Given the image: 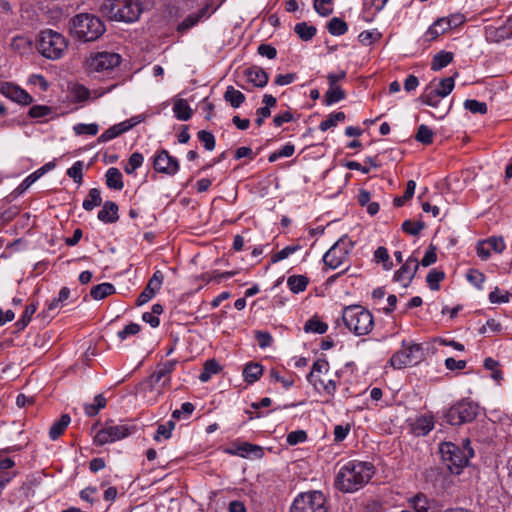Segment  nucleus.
Returning <instances> with one entry per match:
<instances>
[{"label": "nucleus", "mask_w": 512, "mask_h": 512, "mask_svg": "<svg viewBox=\"0 0 512 512\" xmlns=\"http://www.w3.org/2000/svg\"><path fill=\"white\" fill-rule=\"evenodd\" d=\"M374 475L370 462L352 460L343 464L334 480L335 488L343 493H354L364 487Z\"/></svg>", "instance_id": "obj_1"}, {"label": "nucleus", "mask_w": 512, "mask_h": 512, "mask_svg": "<svg viewBox=\"0 0 512 512\" xmlns=\"http://www.w3.org/2000/svg\"><path fill=\"white\" fill-rule=\"evenodd\" d=\"M104 22L97 16L81 13L71 20V34L82 42H92L100 38L105 32Z\"/></svg>", "instance_id": "obj_2"}, {"label": "nucleus", "mask_w": 512, "mask_h": 512, "mask_svg": "<svg viewBox=\"0 0 512 512\" xmlns=\"http://www.w3.org/2000/svg\"><path fill=\"white\" fill-rule=\"evenodd\" d=\"M100 10L110 20L132 23L138 20L143 9L140 0H105Z\"/></svg>", "instance_id": "obj_3"}, {"label": "nucleus", "mask_w": 512, "mask_h": 512, "mask_svg": "<svg viewBox=\"0 0 512 512\" xmlns=\"http://www.w3.org/2000/svg\"><path fill=\"white\" fill-rule=\"evenodd\" d=\"M342 320L346 328L356 336L367 335L374 327L373 315L361 305L344 307Z\"/></svg>", "instance_id": "obj_4"}, {"label": "nucleus", "mask_w": 512, "mask_h": 512, "mask_svg": "<svg viewBox=\"0 0 512 512\" xmlns=\"http://www.w3.org/2000/svg\"><path fill=\"white\" fill-rule=\"evenodd\" d=\"M38 51L47 59L58 60L68 49V40L61 33L52 29L40 32L37 43Z\"/></svg>", "instance_id": "obj_5"}, {"label": "nucleus", "mask_w": 512, "mask_h": 512, "mask_svg": "<svg viewBox=\"0 0 512 512\" xmlns=\"http://www.w3.org/2000/svg\"><path fill=\"white\" fill-rule=\"evenodd\" d=\"M439 450L443 462L452 474H459L474 455L471 448H462L452 442L442 443Z\"/></svg>", "instance_id": "obj_6"}, {"label": "nucleus", "mask_w": 512, "mask_h": 512, "mask_svg": "<svg viewBox=\"0 0 512 512\" xmlns=\"http://www.w3.org/2000/svg\"><path fill=\"white\" fill-rule=\"evenodd\" d=\"M121 63V56L115 52H93L85 62L89 74L106 75L116 69Z\"/></svg>", "instance_id": "obj_7"}, {"label": "nucleus", "mask_w": 512, "mask_h": 512, "mask_svg": "<svg viewBox=\"0 0 512 512\" xmlns=\"http://www.w3.org/2000/svg\"><path fill=\"white\" fill-rule=\"evenodd\" d=\"M290 512H328L326 497L317 490L300 493L294 499Z\"/></svg>", "instance_id": "obj_8"}, {"label": "nucleus", "mask_w": 512, "mask_h": 512, "mask_svg": "<svg viewBox=\"0 0 512 512\" xmlns=\"http://www.w3.org/2000/svg\"><path fill=\"white\" fill-rule=\"evenodd\" d=\"M455 87V81L453 77H446L439 80L436 84L430 82L424 89L423 93L419 97V100L428 106L438 107L440 100L447 97Z\"/></svg>", "instance_id": "obj_9"}, {"label": "nucleus", "mask_w": 512, "mask_h": 512, "mask_svg": "<svg viewBox=\"0 0 512 512\" xmlns=\"http://www.w3.org/2000/svg\"><path fill=\"white\" fill-rule=\"evenodd\" d=\"M423 355L421 345L403 341L402 348L392 355L390 364L396 369H402L419 363Z\"/></svg>", "instance_id": "obj_10"}, {"label": "nucleus", "mask_w": 512, "mask_h": 512, "mask_svg": "<svg viewBox=\"0 0 512 512\" xmlns=\"http://www.w3.org/2000/svg\"><path fill=\"white\" fill-rule=\"evenodd\" d=\"M354 247V242L348 237H341L323 256V262L330 269H337L344 264Z\"/></svg>", "instance_id": "obj_11"}, {"label": "nucleus", "mask_w": 512, "mask_h": 512, "mask_svg": "<svg viewBox=\"0 0 512 512\" xmlns=\"http://www.w3.org/2000/svg\"><path fill=\"white\" fill-rule=\"evenodd\" d=\"M134 430V426L123 423L115 424L113 421H108L103 428L96 433L94 441L98 445H105L128 437Z\"/></svg>", "instance_id": "obj_12"}, {"label": "nucleus", "mask_w": 512, "mask_h": 512, "mask_svg": "<svg viewBox=\"0 0 512 512\" xmlns=\"http://www.w3.org/2000/svg\"><path fill=\"white\" fill-rule=\"evenodd\" d=\"M478 407L472 402H459L453 405L445 414L446 421L451 425H461L471 422L477 416Z\"/></svg>", "instance_id": "obj_13"}, {"label": "nucleus", "mask_w": 512, "mask_h": 512, "mask_svg": "<svg viewBox=\"0 0 512 512\" xmlns=\"http://www.w3.org/2000/svg\"><path fill=\"white\" fill-rule=\"evenodd\" d=\"M153 168L158 173L174 176L179 171L180 165L177 158L170 155L167 150L161 149L153 157Z\"/></svg>", "instance_id": "obj_14"}, {"label": "nucleus", "mask_w": 512, "mask_h": 512, "mask_svg": "<svg viewBox=\"0 0 512 512\" xmlns=\"http://www.w3.org/2000/svg\"><path fill=\"white\" fill-rule=\"evenodd\" d=\"M215 9L212 8V3L205 2L202 7L197 11L187 15L178 25L177 32L185 33L188 30L192 29L199 22L208 19L213 13Z\"/></svg>", "instance_id": "obj_15"}, {"label": "nucleus", "mask_w": 512, "mask_h": 512, "mask_svg": "<svg viewBox=\"0 0 512 512\" xmlns=\"http://www.w3.org/2000/svg\"><path fill=\"white\" fill-rule=\"evenodd\" d=\"M177 360H168L157 365L155 371L149 377L150 385L154 388L160 386L165 388L170 384V374L175 369Z\"/></svg>", "instance_id": "obj_16"}, {"label": "nucleus", "mask_w": 512, "mask_h": 512, "mask_svg": "<svg viewBox=\"0 0 512 512\" xmlns=\"http://www.w3.org/2000/svg\"><path fill=\"white\" fill-rule=\"evenodd\" d=\"M164 281V275L160 270H156L149 279L148 284L137 298V305L142 306L150 301L160 290Z\"/></svg>", "instance_id": "obj_17"}, {"label": "nucleus", "mask_w": 512, "mask_h": 512, "mask_svg": "<svg viewBox=\"0 0 512 512\" xmlns=\"http://www.w3.org/2000/svg\"><path fill=\"white\" fill-rule=\"evenodd\" d=\"M0 92L2 95L9 98L13 102L21 105H29L33 101V98L29 93L12 83L2 84L0 86Z\"/></svg>", "instance_id": "obj_18"}, {"label": "nucleus", "mask_w": 512, "mask_h": 512, "mask_svg": "<svg viewBox=\"0 0 512 512\" xmlns=\"http://www.w3.org/2000/svg\"><path fill=\"white\" fill-rule=\"evenodd\" d=\"M419 267L418 259L410 256L406 262L401 266V268L396 271L394 278L398 282L404 283V286L409 284L413 279L415 273L417 272Z\"/></svg>", "instance_id": "obj_19"}, {"label": "nucleus", "mask_w": 512, "mask_h": 512, "mask_svg": "<svg viewBox=\"0 0 512 512\" xmlns=\"http://www.w3.org/2000/svg\"><path fill=\"white\" fill-rule=\"evenodd\" d=\"M408 504L415 512H435L437 503L425 493L418 492L408 499Z\"/></svg>", "instance_id": "obj_20"}, {"label": "nucleus", "mask_w": 512, "mask_h": 512, "mask_svg": "<svg viewBox=\"0 0 512 512\" xmlns=\"http://www.w3.org/2000/svg\"><path fill=\"white\" fill-rule=\"evenodd\" d=\"M139 121H135L133 118L120 122L116 125L111 126L107 130H105L100 137L98 138V142H108L119 135L129 131L132 129Z\"/></svg>", "instance_id": "obj_21"}, {"label": "nucleus", "mask_w": 512, "mask_h": 512, "mask_svg": "<svg viewBox=\"0 0 512 512\" xmlns=\"http://www.w3.org/2000/svg\"><path fill=\"white\" fill-rule=\"evenodd\" d=\"M98 219L103 223H114L118 220V205L113 201H106L98 212Z\"/></svg>", "instance_id": "obj_22"}, {"label": "nucleus", "mask_w": 512, "mask_h": 512, "mask_svg": "<svg viewBox=\"0 0 512 512\" xmlns=\"http://www.w3.org/2000/svg\"><path fill=\"white\" fill-rule=\"evenodd\" d=\"M445 20L442 18L437 19L423 35L424 42L430 43L436 40L440 35L447 32V26H445Z\"/></svg>", "instance_id": "obj_23"}, {"label": "nucleus", "mask_w": 512, "mask_h": 512, "mask_svg": "<svg viewBox=\"0 0 512 512\" xmlns=\"http://www.w3.org/2000/svg\"><path fill=\"white\" fill-rule=\"evenodd\" d=\"M246 76L249 82L256 87H265L268 83V74L259 67H251L246 70Z\"/></svg>", "instance_id": "obj_24"}, {"label": "nucleus", "mask_w": 512, "mask_h": 512, "mask_svg": "<svg viewBox=\"0 0 512 512\" xmlns=\"http://www.w3.org/2000/svg\"><path fill=\"white\" fill-rule=\"evenodd\" d=\"M434 428V420L430 415L417 418L413 425V431L417 436H425Z\"/></svg>", "instance_id": "obj_25"}, {"label": "nucleus", "mask_w": 512, "mask_h": 512, "mask_svg": "<svg viewBox=\"0 0 512 512\" xmlns=\"http://www.w3.org/2000/svg\"><path fill=\"white\" fill-rule=\"evenodd\" d=\"M106 185L110 189L122 190L124 187L123 176L120 170L116 167H111L107 170L106 174Z\"/></svg>", "instance_id": "obj_26"}, {"label": "nucleus", "mask_w": 512, "mask_h": 512, "mask_svg": "<svg viewBox=\"0 0 512 512\" xmlns=\"http://www.w3.org/2000/svg\"><path fill=\"white\" fill-rule=\"evenodd\" d=\"M116 292V289L113 284L104 282L93 286L90 290V296L94 300H102Z\"/></svg>", "instance_id": "obj_27"}, {"label": "nucleus", "mask_w": 512, "mask_h": 512, "mask_svg": "<svg viewBox=\"0 0 512 512\" xmlns=\"http://www.w3.org/2000/svg\"><path fill=\"white\" fill-rule=\"evenodd\" d=\"M329 370V363L325 359H318L314 362L311 372L307 375V380L315 388L318 387V381L320 380L316 373H327Z\"/></svg>", "instance_id": "obj_28"}, {"label": "nucleus", "mask_w": 512, "mask_h": 512, "mask_svg": "<svg viewBox=\"0 0 512 512\" xmlns=\"http://www.w3.org/2000/svg\"><path fill=\"white\" fill-rule=\"evenodd\" d=\"M454 58V54L448 51H440L434 55L431 62V70L440 71L441 69L448 66Z\"/></svg>", "instance_id": "obj_29"}, {"label": "nucleus", "mask_w": 512, "mask_h": 512, "mask_svg": "<svg viewBox=\"0 0 512 512\" xmlns=\"http://www.w3.org/2000/svg\"><path fill=\"white\" fill-rule=\"evenodd\" d=\"M175 117L181 121H187L192 116V109L185 99H178L173 105Z\"/></svg>", "instance_id": "obj_30"}, {"label": "nucleus", "mask_w": 512, "mask_h": 512, "mask_svg": "<svg viewBox=\"0 0 512 512\" xmlns=\"http://www.w3.org/2000/svg\"><path fill=\"white\" fill-rule=\"evenodd\" d=\"M263 374V367L258 363H248L244 370H243V376L247 383H254L257 380L260 379V377Z\"/></svg>", "instance_id": "obj_31"}, {"label": "nucleus", "mask_w": 512, "mask_h": 512, "mask_svg": "<svg viewBox=\"0 0 512 512\" xmlns=\"http://www.w3.org/2000/svg\"><path fill=\"white\" fill-rule=\"evenodd\" d=\"M71 421V418L68 414H63L60 419L52 424L49 430V437L52 440H56L60 435L63 434L64 430L67 428Z\"/></svg>", "instance_id": "obj_32"}, {"label": "nucleus", "mask_w": 512, "mask_h": 512, "mask_svg": "<svg viewBox=\"0 0 512 512\" xmlns=\"http://www.w3.org/2000/svg\"><path fill=\"white\" fill-rule=\"evenodd\" d=\"M224 99L229 102L233 108H238L244 103L246 97L241 91L236 90L233 86H228L224 93Z\"/></svg>", "instance_id": "obj_33"}, {"label": "nucleus", "mask_w": 512, "mask_h": 512, "mask_svg": "<svg viewBox=\"0 0 512 512\" xmlns=\"http://www.w3.org/2000/svg\"><path fill=\"white\" fill-rule=\"evenodd\" d=\"M220 370L221 366L216 360H207L204 364L203 371L199 375V380L201 382H207L211 379L212 375L219 373Z\"/></svg>", "instance_id": "obj_34"}, {"label": "nucleus", "mask_w": 512, "mask_h": 512, "mask_svg": "<svg viewBox=\"0 0 512 512\" xmlns=\"http://www.w3.org/2000/svg\"><path fill=\"white\" fill-rule=\"evenodd\" d=\"M237 454L243 458L249 456L260 458L263 455V450L260 446L245 442L237 447Z\"/></svg>", "instance_id": "obj_35"}, {"label": "nucleus", "mask_w": 512, "mask_h": 512, "mask_svg": "<svg viewBox=\"0 0 512 512\" xmlns=\"http://www.w3.org/2000/svg\"><path fill=\"white\" fill-rule=\"evenodd\" d=\"M308 282V278L303 275H293L287 279V285L293 293H300L304 291Z\"/></svg>", "instance_id": "obj_36"}, {"label": "nucleus", "mask_w": 512, "mask_h": 512, "mask_svg": "<svg viewBox=\"0 0 512 512\" xmlns=\"http://www.w3.org/2000/svg\"><path fill=\"white\" fill-rule=\"evenodd\" d=\"M102 203V198L100 194V190L97 188H92L89 190L88 197L84 199L82 203V207L86 211H92L95 207L100 206Z\"/></svg>", "instance_id": "obj_37"}, {"label": "nucleus", "mask_w": 512, "mask_h": 512, "mask_svg": "<svg viewBox=\"0 0 512 512\" xmlns=\"http://www.w3.org/2000/svg\"><path fill=\"white\" fill-rule=\"evenodd\" d=\"M294 31L303 41L311 40L317 32L314 26L308 25L306 22L297 23L294 27Z\"/></svg>", "instance_id": "obj_38"}, {"label": "nucleus", "mask_w": 512, "mask_h": 512, "mask_svg": "<svg viewBox=\"0 0 512 512\" xmlns=\"http://www.w3.org/2000/svg\"><path fill=\"white\" fill-rule=\"evenodd\" d=\"M327 29L329 33L333 36H341L347 32L348 25L344 20L338 17H333L328 22Z\"/></svg>", "instance_id": "obj_39"}, {"label": "nucleus", "mask_w": 512, "mask_h": 512, "mask_svg": "<svg viewBox=\"0 0 512 512\" xmlns=\"http://www.w3.org/2000/svg\"><path fill=\"white\" fill-rule=\"evenodd\" d=\"M345 96V92L340 86H329V89L325 93L324 101L326 105H332L343 100Z\"/></svg>", "instance_id": "obj_40"}, {"label": "nucleus", "mask_w": 512, "mask_h": 512, "mask_svg": "<svg viewBox=\"0 0 512 512\" xmlns=\"http://www.w3.org/2000/svg\"><path fill=\"white\" fill-rule=\"evenodd\" d=\"M328 329L326 323L320 321L318 318L313 317L306 321L304 331L306 333L324 334Z\"/></svg>", "instance_id": "obj_41"}, {"label": "nucleus", "mask_w": 512, "mask_h": 512, "mask_svg": "<svg viewBox=\"0 0 512 512\" xmlns=\"http://www.w3.org/2000/svg\"><path fill=\"white\" fill-rule=\"evenodd\" d=\"M345 120V114L343 112H334L331 113L327 119L323 120L320 125L319 129L323 132L327 131L328 129L337 126L339 122H342Z\"/></svg>", "instance_id": "obj_42"}, {"label": "nucleus", "mask_w": 512, "mask_h": 512, "mask_svg": "<svg viewBox=\"0 0 512 512\" xmlns=\"http://www.w3.org/2000/svg\"><path fill=\"white\" fill-rule=\"evenodd\" d=\"M36 310H37V305L34 303H31L30 305L26 306V309H25L23 315L15 323V326L18 331H22L27 327V325L31 321L32 315L36 312Z\"/></svg>", "instance_id": "obj_43"}, {"label": "nucleus", "mask_w": 512, "mask_h": 512, "mask_svg": "<svg viewBox=\"0 0 512 512\" xmlns=\"http://www.w3.org/2000/svg\"><path fill=\"white\" fill-rule=\"evenodd\" d=\"M433 136L434 132L432 129L425 124H421L417 129L415 139L424 145H429L433 142Z\"/></svg>", "instance_id": "obj_44"}, {"label": "nucleus", "mask_w": 512, "mask_h": 512, "mask_svg": "<svg viewBox=\"0 0 512 512\" xmlns=\"http://www.w3.org/2000/svg\"><path fill=\"white\" fill-rule=\"evenodd\" d=\"M106 406V399L103 395L99 394L95 396L94 402L91 404L85 405V413L92 417L98 414L99 410Z\"/></svg>", "instance_id": "obj_45"}, {"label": "nucleus", "mask_w": 512, "mask_h": 512, "mask_svg": "<svg viewBox=\"0 0 512 512\" xmlns=\"http://www.w3.org/2000/svg\"><path fill=\"white\" fill-rule=\"evenodd\" d=\"M301 248L302 247L299 244H293V245L286 246L272 256L271 262L277 263L284 259H287L289 256H291L295 252L299 251Z\"/></svg>", "instance_id": "obj_46"}, {"label": "nucleus", "mask_w": 512, "mask_h": 512, "mask_svg": "<svg viewBox=\"0 0 512 512\" xmlns=\"http://www.w3.org/2000/svg\"><path fill=\"white\" fill-rule=\"evenodd\" d=\"M464 108L473 114H481V115L486 114L487 110H488L487 104L485 102H480L475 99L465 100Z\"/></svg>", "instance_id": "obj_47"}, {"label": "nucleus", "mask_w": 512, "mask_h": 512, "mask_svg": "<svg viewBox=\"0 0 512 512\" xmlns=\"http://www.w3.org/2000/svg\"><path fill=\"white\" fill-rule=\"evenodd\" d=\"M143 162V155L139 152H134L129 157L128 164L124 167V171L131 175L136 171V169L142 166Z\"/></svg>", "instance_id": "obj_48"}, {"label": "nucleus", "mask_w": 512, "mask_h": 512, "mask_svg": "<svg viewBox=\"0 0 512 512\" xmlns=\"http://www.w3.org/2000/svg\"><path fill=\"white\" fill-rule=\"evenodd\" d=\"M83 168V161L78 160L67 169V175L72 178L75 183L81 184L83 181Z\"/></svg>", "instance_id": "obj_49"}, {"label": "nucleus", "mask_w": 512, "mask_h": 512, "mask_svg": "<svg viewBox=\"0 0 512 512\" xmlns=\"http://www.w3.org/2000/svg\"><path fill=\"white\" fill-rule=\"evenodd\" d=\"M415 188H416V182L413 180H409L407 182V186H406V190H405L404 194L400 197L394 198V205L396 207L403 206L406 201H408L409 199H411L413 197Z\"/></svg>", "instance_id": "obj_50"}, {"label": "nucleus", "mask_w": 512, "mask_h": 512, "mask_svg": "<svg viewBox=\"0 0 512 512\" xmlns=\"http://www.w3.org/2000/svg\"><path fill=\"white\" fill-rule=\"evenodd\" d=\"M444 277H445L444 272L436 270V269H432L426 277V281L429 285V288L433 291L439 290V288H440L439 283H440V281H442L444 279Z\"/></svg>", "instance_id": "obj_51"}, {"label": "nucleus", "mask_w": 512, "mask_h": 512, "mask_svg": "<svg viewBox=\"0 0 512 512\" xmlns=\"http://www.w3.org/2000/svg\"><path fill=\"white\" fill-rule=\"evenodd\" d=\"M374 259L378 263L381 262L385 270H390L392 268V262L390 261L388 250L385 247L381 246L375 250Z\"/></svg>", "instance_id": "obj_52"}, {"label": "nucleus", "mask_w": 512, "mask_h": 512, "mask_svg": "<svg viewBox=\"0 0 512 512\" xmlns=\"http://www.w3.org/2000/svg\"><path fill=\"white\" fill-rule=\"evenodd\" d=\"M198 140L203 144L206 150L212 151L215 148V137L211 132L201 130L197 133Z\"/></svg>", "instance_id": "obj_53"}, {"label": "nucleus", "mask_w": 512, "mask_h": 512, "mask_svg": "<svg viewBox=\"0 0 512 512\" xmlns=\"http://www.w3.org/2000/svg\"><path fill=\"white\" fill-rule=\"evenodd\" d=\"M195 407L190 402H185L180 409H176L172 413V418L176 420L187 419L194 411Z\"/></svg>", "instance_id": "obj_54"}, {"label": "nucleus", "mask_w": 512, "mask_h": 512, "mask_svg": "<svg viewBox=\"0 0 512 512\" xmlns=\"http://www.w3.org/2000/svg\"><path fill=\"white\" fill-rule=\"evenodd\" d=\"M485 279V275L479 270L470 269L467 272V280L478 289H482Z\"/></svg>", "instance_id": "obj_55"}, {"label": "nucleus", "mask_w": 512, "mask_h": 512, "mask_svg": "<svg viewBox=\"0 0 512 512\" xmlns=\"http://www.w3.org/2000/svg\"><path fill=\"white\" fill-rule=\"evenodd\" d=\"M314 9L321 16H329L333 12L332 0H314Z\"/></svg>", "instance_id": "obj_56"}, {"label": "nucleus", "mask_w": 512, "mask_h": 512, "mask_svg": "<svg viewBox=\"0 0 512 512\" xmlns=\"http://www.w3.org/2000/svg\"><path fill=\"white\" fill-rule=\"evenodd\" d=\"M74 132L77 135L87 134V135H96L99 130V126L95 123L91 124H83L79 123L73 127Z\"/></svg>", "instance_id": "obj_57"}, {"label": "nucleus", "mask_w": 512, "mask_h": 512, "mask_svg": "<svg viewBox=\"0 0 512 512\" xmlns=\"http://www.w3.org/2000/svg\"><path fill=\"white\" fill-rule=\"evenodd\" d=\"M424 223L422 222H413L411 220H406L402 224V230L410 235H418L422 229H424Z\"/></svg>", "instance_id": "obj_58"}, {"label": "nucleus", "mask_w": 512, "mask_h": 512, "mask_svg": "<svg viewBox=\"0 0 512 512\" xmlns=\"http://www.w3.org/2000/svg\"><path fill=\"white\" fill-rule=\"evenodd\" d=\"M445 20L447 30L457 28L465 22V16L461 13H454L447 17H441Z\"/></svg>", "instance_id": "obj_59"}, {"label": "nucleus", "mask_w": 512, "mask_h": 512, "mask_svg": "<svg viewBox=\"0 0 512 512\" xmlns=\"http://www.w3.org/2000/svg\"><path fill=\"white\" fill-rule=\"evenodd\" d=\"M499 362L495 359L488 357L484 360V367L492 371V378L496 381L502 379V372L498 369Z\"/></svg>", "instance_id": "obj_60"}, {"label": "nucleus", "mask_w": 512, "mask_h": 512, "mask_svg": "<svg viewBox=\"0 0 512 512\" xmlns=\"http://www.w3.org/2000/svg\"><path fill=\"white\" fill-rule=\"evenodd\" d=\"M140 325L137 323H130L117 333L118 338L124 341L129 336L136 335L140 332Z\"/></svg>", "instance_id": "obj_61"}, {"label": "nucleus", "mask_w": 512, "mask_h": 512, "mask_svg": "<svg viewBox=\"0 0 512 512\" xmlns=\"http://www.w3.org/2000/svg\"><path fill=\"white\" fill-rule=\"evenodd\" d=\"M306 439H307V434L305 431L296 430V431H292V432L288 433L286 442L289 445L294 446V445H297L299 443L306 441Z\"/></svg>", "instance_id": "obj_62"}, {"label": "nucleus", "mask_w": 512, "mask_h": 512, "mask_svg": "<svg viewBox=\"0 0 512 512\" xmlns=\"http://www.w3.org/2000/svg\"><path fill=\"white\" fill-rule=\"evenodd\" d=\"M380 33L377 31H363L358 35V40L364 44L369 45L380 38Z\"/></svg>", "instance_id": "obj_63"}, {"label": "nucleus", "mask_w": 512, "mask_h": 512, "mask_svg": "<svg viewBox=\"0 0 512 512\" xmlns=\"http://www.w3.org/2000/svg\"><path fill=\"white\" fill-rule=\"evenodd\" d=\"M255 338L258 342V345L261 348H267V347L271 346V344L273 342V338H272L271 334L267 331H256Z\"/></svg>", "instance_id": "obj_64"}]
</instances>
